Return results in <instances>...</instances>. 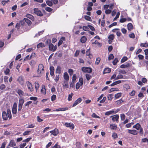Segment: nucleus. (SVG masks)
Returning a JSON list of instances; mask_svg holds the SVG:
<instances>
[{
  "label": "nucleus",
  "instance_id": "24",
  "mask_svg": "<svg viewBox=\"0 0 148 148\" xmlns=\"http://www.w3.org/2000/svg\"><path fill=\"white\" fill-rule=\"evenodd\" d=\"M63 86L64 88H67L69 87L68 81H64L63 84Z\"/></svg>",
  "mask_w": 148,
  "mask_h": 148
},
{
  "label": "nucleus",
  "instance_id": "60",
  "mask_svg": "<svg viewBox=\"0 0 148 148\" xmlns=\"http://www.w3.org/2000/svg\"><path fill=\"white\" fill-rule=\"evenodd\" d=\"M76 75L75 74H74L73 75V77H72V82H75V81L76 79Z\"/></svg>",
  "mask_w": 148,
  "mask_h": 148
},
{
  "label": "nucleus",
  "instance_id": "39",
  "mask_svg": "<svg viewBox=\"0 0 148 148\" xmlns=\"http://www.w3.org/2000/svg\"><path fill=\"white\" fill-rule=\"evenodd\" d=\"M114 36L113 34L110 35L108 37V38L109 39V41H111L112 42V40L114 39Z\"/></svg>",
  "mask_w": 148,
  "mask_h": 148
},
{
  "label": "nucleus",
  "instance_id": "63",
  "mask_svg": "<svg viewBox=\"0 0 148 148\" xmlns=\"http://www.w3.org/2000/svg\"><path fill=\"white\" fill-rule=\"evenodd\" d=\"M83 29L85 31H88L89 30V27L88 26H84L83 27Z\"/></svg>",
  "mask_w": 148,
  "mask_h": 148
},
{
  "label": "nucleus",
  "instance_id": "44",
  "mask_svg": "<svg viewBox=\"0 0 148 148\" xmlns=\"http://www.w3.org/2000/svg\"><path fill=\"white\" fill-rule=\"evenodd\" d=\"M123 78V76L120 73L116 76V80L118 79H121Z\"/></svg>",
  "mask_w": 148,
  "mask_h": 148
},
{
  "label": "nucleus",
  "instance_id": "38",
  "mask_svg": "<svg viewBox=\"0 0 148 148\" xmlns=\"http://www.w3.org/2000/svg\"><path fill=\"white\" fill-rule=\"evenodd\" d=\"M121 93H118L116 94L114 96L115 98L117 99L121 97Z\"/></svg>",
  "mask_w": 148,
  "mask_h": 148
},
{
  "label": "nucleus",
  "instance_id": "41",
  "mask_svg": "<svg viewBox=\"0 0 148 148\" xmlns=\"http://www.w3.org/2000/svg\"><path fill=\"white\" fill-rule=\"evenodd\" d=\"M23 106L18 105V113L20 114L21 113V110Z\"/></svg>",
  "mask_w": 148,
  "mask_h": 148
},
{
  "label": "nucleus",
  "instance_id": "19",
  "mask_svg": "<svg viewBox=\"0 0 148 148\" xmlns=\"http://www.w3.org/2000/svg\"><path fill=\"white\" fill-rule=\"evenodd\" d=\"M17 80L19 83L21 84V85H23L24 83L23 79L22 77H19L18 78Z\"/></svg>",
  "mask_w": 148,
  "mask_h": 148
},
{
  "label": "nucleus",
  "instance_id": "40",
  "mask_svg": "<svg viewBox=\"0 0 148 148\" xmlns=\"http://www.w3.org/2000/svg\"><path fill=\"white\" fill-rule=\"evenodd\" d=\"M73 95V94L72 93H71V94H69V95L68 100L69 101H71L72 99V96Z\"/></svg>",
  "mask_w": 148,
  "mask_h": 148
},
{
  "label": "nucleus",
  "instance_id": "62",
  "mask_svg": "<svg viewBox=\"0 0 148 148\" xmlns=\"http://www.w3.org/2000/svg\"><path fill=\"white\" fill-rule=\"evenodd\" d=\"M101 59L99 58H98L96 59L95 62V64H98L100 62Z\"/></svg>",
  "mask_w": 148,
  "mask_h": 148
},
{
  "label": "nucleus",
  "instance_id": "61",
  "mask_svg": "<svg viewBox=\"0 0 148 148\" xmlns=\"http://www.w3.org/2000/svg\"><path fill=\"white\" fill-rule=\"evenodd\" d=\"M56 98V95H53L51 97V100L52 101H54Z\"/></svg>",
  "mask_w": 148,
  "mask_h": 148
},
{
  "label": "nucleus",
  "instance_id": "1",
  "mask_svg": "<svg viewBox=\"0 0 148 148\" xmlns=\"http://www.w3.org/2000/svg\"><path fill=\"white\" fill-rule=\"evenodd\" d=\"M24 21H20L19 23H17L15 27L18 31L20 33H22L23 30L22 29L24 26Z\"/></svg>",
  "mask_w": 148,
  "mask_h": 148
},
{
  "label": "nucleus",
  "instance_id": "47",
  "mask_svg": "<svg viewBox=\"0 0 148 148\" xmlns=\"http://www.w3.org/2000/svg\"><path fill=\"white\" fill-rule=\"evenodd\" d=\"M116 73H115L111 77L110 79H115V80H116Z\"/></svg>",
  "mask_w": 148,
  "mask_h": 148
},
{
  "label": "nucleus",
  "instance_id": "17",
  "mask_svg": "<svg viewBox=\"0 0 148 148\" xmlns=\"http://www.w3.org/2000/svg\"><path fill=\"white\" fill-rule=\"evenodd\" d=\"M22 21H24V23L25 22L29 26L31 25L32 24L31 21L29 19L26 18H24L23 20Z\"/></svg>",
  "mask_w": 148,
  "mask_h": 148
},
{
  "label": "nucleus",
  "instance_id": "21",
  "mask_svg": "<svg viewBox=\"0 0 148 148\" xmlns=\"http://www.w3.org/2000/svg\"><path fill=\"white\" fill-rule=\"evenodd\" d=\"M2 117L3 119L6 120L8 119V116L6 112L3 111L2 113Z\"/></svg>",
  "mask_w": 148,
  "mask_h": 148
},
{
  "label": "nucleus",
  "instance_id": "35",
  "mask_svg": "<svg viewBox=\"0 0 148 148\" xmlns=\"http://www.w3.org/2000/svg\"><path fill=\"white\" fill-rule=\"evenodd\" d=\"M45 45L44 43H39L37 45V48H38L40 47H45Z\"/></svg>",
  "mask_w": 148,
  "mask_h": 148
},
{
  "label": "nucleus",
  "instance_id": "57",
  "mask_svg": "<svg viewBox=\"0 0 148 148\" xmlns=\"http://www.w3.org/2000/svg\"><path fill=\"white\" fill-rule=\"evenodd\" d=\"M114 58V56L112 54H110L108 58V59L109 60H110Z\"/></svg>",
  "mask_w": 148,
  "mask_h": 148
},
{
  "label": "nucleus",
  "instance_id": "20",
  "mask_svg": "<svg viewBox=\"0 0 148 148\" xmlns=\"http://www.w3.org/2000/svg\"><path fill=\"white\" fill-rule=\"evenodd\" d=\"M127 29L128 30L131 31L133 29L132 24L131 23H129L127 25Z\"/></svg>",
  "mask_w": 148,
  "mask_h": 148
},
{
  "label": "nucleus",
  "instance_id": "45",
  "mask_svg": "<svg viewBox=\"0 0 148 148\" xmlns=\"http://www.w3.org/2000/svg\"><path fill=\"white\" fill-rule=\"evenodd\" d=\"M140 46L141 47H148V44L147 43H141L140 44Z\"/></svg>",
  "mask_w": 148,
  "mask_h": 148
},
{
  "label": "nucleus",
  "instance_id": "2",
  "mask_svg": "<svg viewBox=\"0 0 148 148\" xmlns=\"http://www.w3.org/2000/svg\"><path fill=\"white\" fill-rule=\"evenodd\" d=\"M44 66L42 64H40L38 65V69L37 70V73L39 75L44 73Z\"/></svg>",
  "mask_w": 148,
  "mask_h": 148
},
{
  "label": "nucleus",
  "instance_id": "53",
  "mask_svg": "<svg viewBox=\"0 0 148 148\" xmlns=\"http://www.w3.org/2000/svg\"><path fill=\"white\" fill-rule=\"evenodd\" d=\"M119 90V89L118 88H111L109 92H112L114 91H118Z\"/></svg>",
  "mask_w": 148,
  "mask_h": 148
},
{
  "label": "nucleus",
  "instance_id": "4",
  "mask_svg": "<svg viewBox=\"0 0 148 148\" xmlns=\"http://www.w3.org/2000/svg\"><path fill=\"white\" fill-rule=\"evenodd\" d=\"M119 111V110H113L109 111L106 112L105 114L106 115L109 116L111 114H113L117 113Z\"/></svg>",
  "mask_w": 148,
  "mask_h": 148
},
{
  "label": "nucleus",
  "instance_id": "43",
  "mask_svg": "<svg viewBox=\"0 0 148 148\" xmlns=\"http://www.w3.org/2000/svg\"><path fill=\"white\" fill-rule=\"evenodd\" d=\"M127 60V58L126 56L124 57L121 60V63H123Z\"/></svg>",
  "mask_w": 148,
  "mask_h": 148
},
{
  "label": "nucleus",
  "instance_id": "26",
  "mask_svg": "<svg viewBox=\"0 0 148 148\" xmlns=\"http://www.w3.org/2000/svg\"><path fill=\"white\" fill-rule=\"evenodd\" d=\"M65 39V38L64 37H62L59 41V42L58 43V46H59L60 45H61L63 41Z\"/></svg>",
  "mask_w": 148,
  "mask_h": 148
},
{
  "label": "nucleus",
  "instance_id": "54",
  "mask_svg": "<svg viewBox=\"0 0 148 148\" xmlns=\"http://www.w3.org/2000/svg\"><path fill=\"white\" fill-rule=\"evenodd\" d=\"M129 36L130 38H134L135 37L134 34L133 33H131L130 34H129Z\"/></svg>",
  "mask_w": 148,
  "mask_h": 148
},
{
  "label": "nucleus",
  "instance_id": "32",
  "mask_svg": "<svg viewBox=\"0 0 148 148\" xmlns=\"http://www.w3.org/2000/svg\"><path fill=\"white\" fill-rule=\"evenodd\" d=\"M7 116L9 119H11L12 118V115L11 110L10 109H8L7 111Z\"/></svg>",
  "mask_w": 148,
  "mask_h": 148
},
{
  "label": "nucleus",
  "instance_id": "13",
  "mask_svg": "<svg viewBox=\"0 0 148 148\" xmlns=\"http://www.w3.org/2000/svg\"><path fill=\"white\" fill-rule=\"evenodd\" d=\"M17 93L19 95V96L20 97V98H21L23 96H24V93L23 92L21 89H19L18 90Z\"/></svg>",
  "mask_w": 148,
  "mask_h": 148
},
{
  "label": "nucleus",
  "instance_id": "18",
  "mask_svg": "<svg viewBox=\"0 0 148 148\" xmlns=\"http://www.w3.org/2000/svg\"><path fill=\"white\" fill-rule=\"evenodd\" d=\"M141 127V125L139 123H136L135 125L133 126V128H135L137 130H139L140 128Z\"/></svg>",
  "mask_w": 148,
  "mask_h": 148
},
{
  "label": "nucleus",
  "instance_id": "12",
  "mask_svg": "<svg viewBox=\"0 0 148 148\" xmlns=\"http://www.w3.org/2000/svg\"><path fill=\"white\" fill-rule=\"evenodd\" d=\"M16 145V143L14 142L13 140H10V142L8 145L7 147V148H8L9 146L10 147H13L15 146Z\"/></svg>",
  "mask_w": 148,
  "mask_h": 148
},
{
  "label": "nucleus",
  "instance_id": "48",
  "mask_svg": "<svg viewBox=\"0 0 148 148\" xmlns=\"http://www.w3.org/2000/svg\"><path fill=\"white\" fill-rule=\"evenodd\" d=\"M79 82L80 85H82L83 83V79L82 77H80L79 79Z\"/></svg>",
  "mask_w": 148,
  "mask_h": 148
},
{
  "label": "nucleus",
  "instance_id": "33",
  "mask_svg": "<svg viewBox=\"0 0 148 148\" xmlns=\"http://www.w3.org/2000/svg\"><path fill=\"white\" fill-rule=\"evenodd\" d=\"M121 82V80H118L116 81L113 83L112 84L110 85V86H114L115 85L118 84Z\"/></svg>",
  "mask_w": 148,
  "mask_h": 148
},
{
  "label": "nucleus",
  "instance_id": "27",
  "mask_svg": "<svg viewBox=\"0 0 148 148\" xmlns=\"http://www.w3.org/2000/svg\"><path fill=\"white\" fill-rule=\"evenodd\" d=\"M61 67L60 66H58L56 70V73L60 74L61 73Z\"/></svg>",
  "mask_w": 148,
  "mask_h": 148
},
{
  "label": "nucleus",
  "instance_id": "5",
  "mask_svg": "<svg viewBox=\"0 0 148 148\" xmlns=\"http://www.w3.org/2000/svg\"><path fill=\"white\" fill-rule=\"evenodd\" d=\"M34 13L38 16H42L43 14L41 11L38 8H35L34 9Z\"/></svg>",
  "mask_w": 148,
  "mask_h": 148
},
{
  "label": "nucleus",
  "instance_id": "30",
  "mask_svg": "<svg viewBox=\"0 0 148 148\" xmlns=\"http://www.w3.org/2000/svg\"><path fill=\"white\" fill-rule=\"evenodd\" d=\"M26 17L27 18H29L32 20H34V18L33 16L31 14H26Z\"/></svg>",
  "mask_w": 148,
  "mask_h": 148
},
{
  "label": "nucleus",
  "instance_id": "42",
  "mask_svg": "<svg viewBox=\"0 0 148 148\" xmlns=\"http://www.w3.org/2000/svg\"><path fill=\"white\" fill-rule=\"evenodd\" d=\"M118 136L117 134L115 133H113L112 134V137L114 139H115L117 138Z\"/></svg>",
  "mask_w": 148,
  "mask_h": 148
},
{
  "label": "nucleus",
  "instance_id": "25",
  "mask_svg": "<svg viewBox=\"0 0 148 148\" xmlns=\"http://www.w3.org/2000/svg\"><path fill=\"white\" fill-rule=\"evenodd\" d=\"M41 92L42 94L44 95H45L46 94V90L45 86H42V88L41 90Z\"/></svg>",
  "mask_w": 148,
  "mask_h": 148
},
{
  "label": "nucleus",
  "instance_id": "9",
  "mask_svg": "<svg viewBox=\"0 0 148 148\" xmlns=\"http://www.w3.org/2000/svg\"><path fill=\"white\" fill-rule=\"evenodd\" d=\"M12 112L13 114H15L17 112V104L16 103H14L12 109Z\"/></svg>",
  "mask_w": 148,
  "mask_h": 148
},
{
  "label": "nucleus",
  "instance_id": "22",
  "mask_svg": "<svg viewBox=\"0 0 148 148\" xmlns=\"http://www.w3.org/2000/svg\"><path fill=\"white\" fill-rule=\"evenodd\" d=\"M50 74L51 76H53L54 74V68L53 66H50Z\"/></svg>",
  "mask_w": 148,
  "mask_h": 148
},
{
  "label": "nucleus",
  "instance_id": "52",
  "mask_svg": "<svg viewBox=\"0 0 148 148\" xmlns=\"http://www.w3.org/2000/svg\"><path fill=\"white\" fill-rule=\"evenodd\" d=\"M92 117L94 118H98L99 119H100V118L99 116H97L95 113H93L92 115Z\"/></svg>",
  "mask_w": 148,
  "mask_h": 148
},
{
  "label": "nucleus",
  "instance_id": "3",
  "mask_svg": "<svg viewBox=\"0 0 148 148\" xmlns=\"http://www.w3.org/2000/svg\"><path fill=\"white\" fill-rule=\"evenodd\" d=\"M81 70L84 73H90L92 71V69L89 67H83L81 68Z\"/></svg>",
  "mask_w": 148,
  "mask_h": 148
},
{
  "label": "nucleus",
  "instance_id": "56",
  "mask_svg": "<svg viewBox=\"0 0 148 148\" xmlns=\"http://www.w3.org/2000/svg\"><path fill=\"white\" fill-rule=\"evenodd\" d=\"M84 18L86 20L88 21H90L91 20L90 17L86 15L84 16Z\"/></svg>",
  "mask_w": 148,
  "mask_h": 148
},
{
  "label": "nucleus",
  "instance_id": "11",
  "mask_svg": "<svg viewBox=\"0 0 148 148\" xmlns=\"http://www.w3.org/2000/svg\"><path fill=\"white\" fill-rule=\"evenodd\" d=\"M128 133L134 135H137L138 132L135 130H128Z\"/></svg>",
  "mask_w": 148,
  "mask_h": 148
},
{
  "label": "nucleus",
  "instance_id": "23",
  "mask_svg": "<svg viewBox=\"0 0 148 148\" xmlns=\"http://www.w3.org/2000/svg\"><path fill=\"white\" fill-rule=\"evenodd\" d=\"M68 108H61L58 109H57L56 110H55L54 111H65L66 110H68Z\"/></svg>",
  "mask_w": 148,
  "mask_h": 148
},
{
  "label": "nucleus",
  "instance_id": "37",
  "mask_svg": "<svg viewBox=\"0 0 148 148\" xmlns=\"http://www.w3.org/2000/svg\"><path fill=\"white\" fill-rule=\"evenodd\" d=\"M86 77L87 80H89L91 78L92 76L90 75L86 74L85 75Z\"/></svg>",
  "mask_w": 148,
  "mask_h": 148
},
{
  "label": "nucleus",
  "instance_id": "16",
  "mask_svg": "<svg viewBox=\"0 0 148 148\" xmlns=\"http://www.w3.org/2000/svg\"><path fill=\"white\" fill-rule=\"evenodd\" d=\"M63 77L65 80L64 81H68L69 79V76L67 72H65L64 73Z\"/></svg>",
  "mask_w": 148,
  "mask_h": 148
},
{
  "label": "nucleus",
  "instance_id": "15",
  "mask_svg": "<svg viewBox=\"0 0 148 148\" xmlns=\"http://www.w3.org/2000/svg\"><path fill=\"white\" fill-rule=\"evenodd\" d=\"M82 99L80 98H78L74 102L73 105L72 107H74L80 103L82 101Z\"/></svg>",
  "mask_w": 148,
  "mask_h": 148
},
{
  "label": "nucleus",
  "instance_id": "59",
  "mask_svg": "<svg viewBox=\"0 0 148 148\" xmlns=\"http://www.w3.org/2000/svg\"><path fill=\"white\" fill-rule=\"evenodd\" d=\"M118 60L117 58H115L114 60L112 62L113 64L114 65H116L117 63Z\"/></svg>",
  "mask_w": 148,
  "mask_h": 148
},
{
  "label": "nucleus",
  "instance_id": "6",
  "mask_svg": "<svg viewBox=\"0 0 148 148\" xmlns=\"http://www.w3.org/2000/svg\"><path fill=\"white\" fill-rule=\"evenodd\" d=\"M27 86L28 89L30 91L32 92L34 90V88L33 87L32 84L28 81H27L26 82Z\"/></svg>",
  "mask_w": 148,
  "mask_h": 148
},
{
  "label": "nucleus",
  "instance_id": "7",
  "mask_svg": "<svg viewBox=\"0 0 148 148\" xmlns=\"http://www.w3.org/2000/svg\"><path fill=\"white\" fill-rule=\"evenodd\" d=\"M64 125L67 127H69L70 129H73L74 128V125L71 123H66Z\"/></svg>",
  "mask_w": 148,
  "mask_h": 148
},
{
  "label": "nucleus",
  "instance_id": "50",
  "mask_svg": "<svg viewBox=\"0 0 148 148\" xmlns=\"http://www.w3.org/2000/svg\"><path fill=\"white\" fill-rule=\"evenodd\" d=\"M44 31L42 30L41 31H40L38 33L36 34L35 35V36L38 37L40 36V35L42 34L44 32Z\"/></svg>",
  "mask_w": 148,
  "mask_h": 148
},
{
  "label": "nucleus",
  "instance_id": "31",
  "mask_svg": "<svg viewBox=\"0 0 148 148\" xmlns=\"http://www.w3.org/2000/svg\"><path fill=\"white\" fill-rule=\"evenodd\" d=\"M111 72V69L108 68H106L103 71V73H110Z\"/></svg>",
  "mask_w": 148,
  "mask_h": 148
},
{
  "label": "nucleus",
  "instance_id": "46",
  "mask_svg": "<svg viewBox=\"0 0 148 148\" xmlns=\"http://www.w3.org/2000/svg\"><path fill=\"white\" fill-rule=\"evenodd\" d=\"M35 85L36 90V91H37L39 88V85L38 83H35Z\"/></svg>",
  "mask_w": 148,
  "mask_h": 148
},
{
  "label": "nucleus",
  "instance_id": "49",
  "mask_svg": "<svg viewBox=\"0 0 148 148\" xmlns=\"http://www.w3.org/2000/svg\"><path fill=\"white\" fill-rule=\"evenodd\" d=\"M120 117L122 121L124 120L125 118V116L124 114H120Z\"/></svg>",
  "mask_w": 148,
  "mask_h": 148
},
{
  "label": "nucleus",
  "instance_id": "36",
  "mask_svg": "<svg viewBox=\"0 0 148 148\" xmlns=\"http://www.w3.org/2000/svg\"><path fill=\"white\" fill-rule=\"evenodd\" d=\"M114 95L112 94H109L108 95L107 97L108 99L109 100H111L113 98Z\"/></svg>",
  "mask_w": 148,
  "mask_h": 148
},
{
  "label": "nucleus",
  "instance_id": "34",
  "mask_svg": "<svg viewBox=\"0 0 148 148\" xmlns=\"http://www.w3.org/2000/svg\"><path fill=\"white\" fill-rule=\"evenodd\" d=\"M80 40L82 43H84L86 41V38L85 36H83L81 38Z\"/></svg>",
  "mask_w": 148,
  "mask_h": 148
},
{
  "label": "nucleus",
  "instance_id": "14",
  "mask_svg": "<svg viewBox=\"0 0 148 148\" xmlns=\"http://www.w3.org/2000/svg\"><path fill=\"white\" fill-rule=\"evenodd\" d=\"M49 132L54 136H56L58 133V131L57 129H55L53 130L50 131Z\"/></svg>",
  "mask_w": 148,
  "mask_h": 148
},
{
  "label": "nucleus",
  "instance_id": "51",
  "mask_svg": "<svg viewBox=\"0 0 148 148\" xmlns=\"http://www.w3.org/2000/svg\"><path fill=\"white\" fill-rule=\"evenodd\" d=\"M46 3L47 5L49 6H51L52 5V2L49 1H47Z\"/></svg>",
  "mask_w": 148,
  "mask_h": 148
},
{
  "label": "nucleus",
  "instance_id": "29",
  "mask_svg": "<svg viewBox=\"0 0 148 148\" xmlns=\"http://www.w3.org/2000/svg\"><path fill=\"white\" fill-rule=\"evenodd\" d=\"M110 127L112 130H116L117 128V125L115 124H111L110 125Z\"/></svg>",
  "mask_w": 148,
  "mask_h": 148
},
{
  "label": "nucleus",
  "instance_id": "28",
  "mask_svg": "<svg viewBox=\"0 0 148 148\" xmlns=\"http://www.w3.org/2000/svg\"><path fill=\"white\" fill-rule=\"evenodd\" d=\"M24 101L23 98H19L18 105H22L24 103Z\"/></svg>",
  "mask_w": 148,
  "mask_h": 148
},
{
  "label": "nucleus",
  "instance_id": "55",
  "mask_svg": "<svg viewBox=\"0 0 148 148\" xmlns=\"http://www.w3.org/2000/svg\"><path fill=\"white\" fill-rule=\"evenodd\" d=\"M127 21V19L125 18H121L120 20V22L121 23H123Z\"/></svg>",
  "mask_w": 148,
  "mask_h": 148
},
{
  "label": "nucleus",
  "instance_id": "8",
  "mask_svg": "<svg viewBox=\"0 0 148 148\" xmlns=\"http://www.w3.org/2000/svg\"><path fill=\"white\" fill-rule=\"evenodd\" d=\"M110 117H112V120L113 122L116 121L117 123H118V119L119 118V116L118 115L116 114Z\"/></svg>",
  "mask_w": 148,
  "mask_h": 148
},
{
  "label": "nucleus",
  "instance_id": "10",
  "mask_svg": "<svg viewBox=\"0 0 148 148\" xmlns=\"http://www.w3.org/2000/svg\"><path fill=\"white\" fill-rule=\"evenodd\" d=\"M49 50L52 51H54L56 50L57 46H55L54 47V45L53 44H50L49 45Z\"/></svg>",
  "mask_w": 148,
  "mask_h": 148
},
{
  "label": "nucleus",
  "instance_id": "58",
  "mask_svg": "<svg viewBox=\"0 0 148 148\" xmlns=\"http://www.w3.org/2000/svg\"><path fill=\"white\" fill-rule=\"evenodd\" d=\"M68 72L69 74L70 75H71L73 73V71L71 69H69Z\"/></svg>",
  "mask_w": 148,
  "mask_h": 148
},
{
  "label": "nucleus",
  "instance_id": "64",
  "mask_svg": "<svg viewBox=\"0 0 148 148\" xmlns=\"http://www.w3.org/2000/svg\"><path fill=\"white\" fill-rule=\"evenodd\" d=\"M6 144V142H4L1 145V147H0V148H5V145Z\"/></svg>",
  "mask_w": 148,
  "mask_h": 148
}]
</instances>
